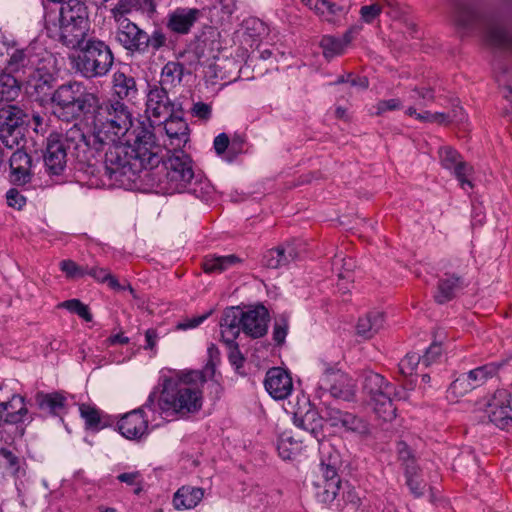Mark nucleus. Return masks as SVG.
<instances>
[{"instance_id": "nucleus-36", "label": "nucleus", "mask_w": 512, "mask_h": 512, "mask_svg": "<svg viewBox=\"0 0 512 512\" xmlns=\"http://www.w3.org/2000/svg\"><path fill=\"white\" fill-rule=\"evenodd\" d=\"M242 260L235 254L226 256H206L202 263V268L205 273H222L229 267L241 263Z\"/></svg>"}, {"instance_id": "nucleus-37", "label": "nucleus", "mask_w": 512, "mask_h": 512, "mask_svg": "<svg viewBox=\"0 0 512 512\" xmlns=\"http://www.w3.org/2000/svg\"><path fill=\"white\" fill-rule=\"evenodd\" d=\"M20 90V84L13 75L9 73L0 74V103L15 101L20 94Z\"/></svg>"}, {"instance_id": "nucleus-54", "label": "nucleus", "mask_w": 512, "mask_h": 512, "mask_svg": "<svg viewBox=\"0 0 512 512\" xmlns=\"http://www.w3.org/2000/svg\"><path fill=\"white\" fill-rule=\"evenodd\" d=\"M0 465L5 467L12 474L18 473L20 469L19 458L5 447H0Z\"/></svg>"}, {"instance_id": "nucleus-32", "label": "nucleus", "mask_w": 512, "mask_h": 512, "mask_svg": "<svg viewBox=\"0 0 512 512\" xmlns=\"http://www.w3.org/2000/svg\"><path fill=\"white\" fill-rule=\"evenodd\" d=\"M463 287V279L456 274L445 273L437 285L434 299L438 304H445L456 296V291Z\"/></svg>"}, {"instance_id": "nucleus-25", "label": "nucleus", "mask_w": 512, "mask_h": 512, "mask_svg": "<svg viewBox=\"0 0 512 512\" xmlns=\"http://www.w3.org/2000/svg\"><path fill=\"white\" fill-rule=\"evenodd\" d=\"M3 424H19L25 422L29 411L25 397L14 394L8 401L0 402Z\"/></svg>"}, {"instance_id": "nucleus-39", "label": "nucleus", "mask_w": 512, "mask_h": 512, "mask_svg": "<svg viewBox=\"0 0 512 512\" xmlns=\"http://www.w3.org/2000/svg\"><path fill=\"white\" fill-rule=\"evenodd\" d=\"M300 443L301 441L295 439L287 432L282 433L277 441L279 456L284 460L293 459L301 449Z\"/></svg>"}, {"instance_id": "nucleus-58", "label": "nucleus", "mask_w": 512, "mask_h": 512, "mask_svg": "<svg viewBox=\"0 0 512 512\" xmlns=\"http://www.w3.org/2000/svg\"><path fill=\"white\" fill-rule=\"evenodd\" d=\"M225 345L229 350L228 359L230 364L237 370L242 368L244 366L245 357L239 349V344L236 341H233V343H225Z\"/></svg>"}, {"instance_id": "nucleus-15", "label": "nucleus", "mask_w": 512, "mask_h": 512, "mask_svg": "<svg viewBox=\"0 0 512 512\" xmlns=\"http://www.w3.org/2000/svg\"><path fill=\"white\" fill-rule=\"evenodd\" d=\"M51 56L43 49L35 45H28L23 49H16L7 62V68L12 72L26 69L31 72L44 63H50Z\"/></svg>"}, {"instance_id": "nucleus-9", "label": "nucleus", "mask_w": 512, "mask_h": 512, "mask_svg": "<svg viewBox=\"0 0 512 512\" xmlns=\"http://www.w3.org/2000/svg\"><path fill=\"white\" fill-rule=\"evenodd\" d=\"M319 455L322 483H315V497L319 502L330 505L339 496L341 478L338 470L342 466V459L339 451L329 441L321 442Z\"/></svg>"}, {"instance_id": "nucleus-4", "label": "nucleus", "mask_w": 512, "mask_h": 512, "mask_svg": "<svg viewBox=\"0 0 512 512\" xmlns=\"http://www.w3.org/2000/svg\"><path fill=\"white\" fill-rule=\"evenodd\" d=\"M207 382L203 370H189L177 378L165 377L158 396L157 407L161 414L188 415L202 407V392L199 385Z\"/></svg>"}, {"instance_id": "nucleus-6", "label": "nucleus", "mask_w": 512, "mask_h": 512, "mask_svg": "<svg viewBox=\"0 0 512 512\" xmlns=\"http://www.w3.org/2000/svg\"><path fill=\"white\" fill-rule=\"evenodd\" d=\"M96 93L78 81H68L57 86L48 106L61 121L72 122L87 119L96 104Z\"/></svg>"}, {"instance_id": "nucleus-51", "label": "nucleus", "mask_w": 512, "mask_h": 512, "mask_svg": "<svg viewBox=\"0 0 512 512\" xmlns=\"http://www.w3.org/2000/svg\"><path fill=\"white\" fill-rule=\"evenodd\" d=\"M475 389L471 380L467 377L466 373L460 374L450 385L449 390L455 396H464L468 392Z\"/></svg>"}, {"instance_id": "nucleus-5", "label": "nucleus", "mask_w": 512, "mask_h": 512, "mask_svg": "<svg viewBox=\"0 0 512 512\" xmlns=\"http://www.w3.org/2000/svg\"><path fill=\"white\" fill-rule=\"evenodd\" d=\"M160 150L158 151V155ZM162 169L165 170L163 178H159L157 187L166 194L188 192L197 198L204 197L210 193V185L207 182L198 180L193 170V160L182 149L174 148V152L167 159L159 156ZM159 165L144 169L151 171Z\"/></svg>"}, {"instance_id": "nucleus-55", "label": "nucleus", "mask_w": 512, "mask_h": 512, "mask_svg": "<svg viewBox=\"0 0 512 512\" xmlns=\"http://www.w3.org/2000/svg\"><path fill=\"white\" fill-rule=\"evenodd\" d=\"M383 5L380 3H373L371 5H364L360 8L359 14L361 20L366 24H372L382 13Z\"/></svg>"}, {"instance_id": "nucleus-22", "label": "nucleus", "mask_w": 512, "mask_h": 512, "mask_svg": "<svg viewBox=\"0 0 512 512\" xmlns=\"http://www.w3.org/2000/svg\"><path fill=\"white\" fill-rule=\"evenodd\" d=\"M32 158L24 150L18 148L9 159L10 182L14 185H25L32 179Z\"/></svg>"}, {"instance_id": "nucleus-56", "label": "nucleus", "mask_w": 512, "mask_h": 512, "mask_svg": "<svg viewBox=\"0 0 512 512\" xmlns=\"http://www.w3.org/2000/svg\"><path fill=\"white\" fill-rule=\"evenodd\" d=\"M146 52L151 48L158 51L166 45L167 37L161 29H155L151 35L146 32Z\"/></svg>"}, {"instance_id": "nucleus-42", "label": "nucleus", "mask_w": 512, "mask_h": 512, "mask_svg": "<svg viewBox=\"0 0 512 512\" xmlns=\"http://www.w3.org/2000/svg\"><path fill=\"white\" fill-rule=\"evenodd\" d=\"M453 116L450 114H446L443 112H435L432 113L430 111H424L421 114H417V119L423 122H430V123H438V124H448L451 121H463L464 115L462 108H459L458 110L453 111Z\"/></svg>"}, {"instance_id": "nucleus-50", "label": "nucleus", "mask_w": 512, "mask_h": 512, "mask_svg": "<svg viewBox=\"0 0 512 512\" xmlns=\"http://www.w3.org/2000/svg\"><path fill=\"white\" fill-rule=\"evenodd\" d=\"M89 266L78 265L75 261L67 259L60 262V269L67 278H82L88 273Z\"/></svg>"}, {"instance_id": "nucleus-48", "label": "nucleus", "mask_w": 512, "mask_h": 512, "mask_svg": "<svg viewBox=\"0 0 512 512\" xmlns=\"http://www.w3.org/2000/svg\"><path fill=\"white\" fill-rule=\"evenodd\" d=\"M59 307L67 309L69 312L74 313L84 319L86 322L93 320V315L89 307L82 303L79 299H70L59 304Z\"/></svg>"}, {"instance_id": "nucleus-62", "label": "nucleus", "mask_w": 512, "mask_h": 512, "mask_svg": "<svg viewBox=\"0 0 512 512\" xmlns=\"http://www.w3.org/2000/svg\"><path fill=\"white\" fill-rule=\"evenodd\" d=\"M191 114L193 117L207 121L212 116V107L210 104L199 101L193 104Z\"/></svg>"}, {"instance_id": "nucleus-11", "label": "nucleus", "mask_w": 512, "mask_h": 512, "mask_svg": "<svg viewBox=\"0 0 512 512\" xmlns=\"http://www.w3.org/2000/svg\"><path fill=\"white\" fill-rule=\"evenodd\" d=\"M158 400L157 392L153 391L148 396L142 407L134 409L123 415L117 422L120 434L128 440L140 441L149 433V421L145 416L143 408L155 411V400Z\"/></svg>"}, {"instance_id": "nucleus-64", "label": "nucleus", "mask_w": 512, "mask_h": 512, "mask_svg": "<svg viewBox=\"0 0 512 512\" xmlns=\"http://www.w3.org/2000/svg\"><path fill=\"white\" fill-rule=\"evenodd\" d=\"M352 73H348L345 75H340L336 81L334 82L335 85L343 84V83H350L351 86H359L363 89H367L369 86V81L366 77H352Z\"/></svg>"}, {"instance_id": "nucleus-34", "label": "nucleus", "mask_w": 512, "mask_h": 512, "mask_svg": "<svg viewBox=\"0 0 512 512\" xmlns=\"http://www.w3.org/2000/svg\"><path fill=\"white\" fill-rule=\"evenodd\" d=\"M204 490L200 487L182 486L174 494L173 504L176 509H192L203 499Z\"/></svg>"}, {"instance_id": "nucleus-52", "label": "nucleus", "mask_w": 512, "mask_h": 512, "mask_svg": "<svg viewBox=\"0 0 512 512\" xmlns=\"http://www.w3.org/2000/svg\"><path fill=\"white\" fill-rule=\"evenodd\" d=\"M288 329V319L285 316H281L275 320L273 325L272 338L276 346H282L285 343Z\"/></svg>"}, {"instance_id": "nucleus-13", "label": "nucleus", "mask_w": 512, "mask_h": 512, "mask_svg": "<svg viewBox=\"0 0 512 512\" xmlns=\"http://www.w3.org/2000/svg\"><path fill=\"white\" fill-rule=\"evenodd\" d=\"M56 83L57 75L44 63L29 74L26 91L40 106L46 107L57 88Z\"/></svg>"}, {"instance_id": "nucleus-53", "label": "nucleus", "mask_w": 512, "mask_h": 512, "mask_svg": "<svg viewBox=\"0 0 512 512\" xmlns=\"http://www.w3.org/2000/svg\"><path fill=\"white\" fill-rule=\"evenodd\" d=\"M420 362H422V360L419 354L407 353L398 364L399 371L403 376H411Z\"/></svg>"}, {"instance_id": "nucleus-21", "label": "nucleus", "mask_w": 512, "mask_h": 512, "mask_svg": "<svg viewBox=\"0 0 512 512\" xmlns=\"http://www.w3.org/2000/svg\"><path fill=\"white\" fill-rule=\"evenodd\" d=\"M439 157L442 167L447 170H453L454 176L462 187H464V185L472 187L471 181L467 178L472 171V167L462 160L457 150L450 146L441 147L439 149Z\"/></svg>"}, {"instance_id": "nucleus-14", "label": "nucleus", "mask_w": 512, "mask_h": 512, "mask_svg": "<svg viewBox=\"0 0 512 512\" xmlns=\"http://www.w3.org/2000/svg\"><path fill=\"white\" fill-rule=\"evenodd\" d=\"M489 421L497 428L512 431V394L506 389H497L487 400L484 409Z\"/></svg>"}, {"instance_id": "nucleus-10", "label": "nucleus", "mask_w": 512, "mask_h": 512, "mask_svg": "<svg viewBox=\"0 0 512 512\" xmlns=\"http://www.w3.org/2000/svg\"><path fill=\"white\" fill-rule=\"evenodd\" d=\"M28 114L18 105L6 104L0 108V140L9 149L25 141L29 126Z\"/></svg>"}, {"instance_id": "nucleus-19", "label": "nucleus", "mask_w": 512, "mask_h": 512, "mask_svg": "<svg viewBox=\"0 0 512 512\" xmlns=\"http://www.w3.org/2000/svg\"><path fill=\"white\" fill-rule=\"evenodd\" d=\"M201 15L198 8L177 7L167 15L166 28L174 34L187 35Z\"/></svg>"}, {"instance_id": "nucleus-18", "label": "nucleus", "mask_w": 512, "mask_h": 512, "mask_svg": "<svg viewBox=\"0 0 512 512\" xmlns=\"http://www.w3.org/2000/svg\"><path fill=\"white\" fill-rule=\"evenodd\" d=\"M264 387L275 400L286 399L293 390L290 374L281 367H272L266 372Z\"/></svg>"}, {"instance_id": "nucleus-31", "label": "nucleus", "mask_w": 512, "mask_h": 512, "mask_svg": "<svg viewBox=\"0 0 512 512\" xmlns=\"http://www.w3.org/2000/svg\"><path fill=\"white\" fill-rule=\"evenodd\" d=\"M393 391L394 387L390 384L387 388L370 397L375 413L384 421H392L396 417V407L391 398Z\"/></svg>"}, {"instance_id": "nucleus-20", "label": "nucleus", "mask_w": 512, "mask_h": 512, "mask_svg": "<svg viewBox=\"0 0 512 512\" xmlns=\"http://www.w3.org/2000/svg\"><path fill=\"white\" fill-rule=\"evenodd\" d=\"M117 40L130 52L146 53V31L140 29L135 23L121 21L117 24Z\"/></svg>"}, {"instance_id": "nucleus-27", "label": "nucleus", "mask_w": 512, "mask_h": 512, "mask_svg": "<svg viewBox=\"0 0 512 512\" xmlns=\"http://www.w3.org/2000/svg\"><path fill=\"white\" fill-rule=\"evenodd\" d=\"M298 254L293 245H279L265 251L261 258V265L269 269H278L287 266L297 258Z\"/></svg>"}, {"instance_id": "nucleus-47", "label": "nucleus", "mask_w": 512, "mask_h": 512, "mask_svg": "<svg viewBox=\"0 0 512 512\" xmlns=\"http://www.w3.org/2000/svg\"><path fill=\"white\" fill-rule=\"evenodd\" d=\"M134 8L137 9V0H118L117 4L110 11L111 16L117 24L121 23V21H130L126 15Z\"/></svg>"}, {"instance_id": "nucleus-12", "label": "nucleus", "mask_w": 512, "mask_h": 512, "mask_svg": "<svg viewBox=\"0 0 512 512\" xmlns=\"http://www.w3.org/2000/svg\"><path fill=\"white\" fill-rule=\"evenodd\" d=\"M319 369L322 373L319 379V388L329 392L335 399L351 401L354 396V386L346 373L336 366L321 361Z\"/></svg>"}, {"instance_id": "nucleus-41", "label": "nucleus", "mask_w": 512, "mask_h": 512, "mask_svg": "<svg viewBox=\"0 0 512 512\" xmlns=\"http://www.w3.org/2000/svg\"><path fill=\"white\" fill-rule=\"evenodd\" d=\"M502 366L500 363H488L470 370L467 377L471 380L472 385L476 387L482 385L488 378L493 377Z\"/></svg>"}, {"instance_id": "nucleus-44", "label": "nucleus", "mask_w": 512, "mask_h": 512, "mask_svg": "<svg viewBox=\"0 0 512 512\" xmlns=\"http://www.w3.org/2000/svg\"><path fill=\"white\" fill-rule=\"evenodd\" d=\"M390 385L385 378L375 372H368L364 376L363 390L372 397L381 390L387 388Z\"/></svg>"}, {"instance_id": "nucleus-33", "label": "nucleus", "mask_w": 512, "mask_h": 512, "mask_svg": "<svg viewBox=\"0 0 512 512\" xmlns=\"http://www.w3.org/2000/svg\"><path fill=\"white\" fill-rule=\"evenodd\" d=\"M384 313L380 311L368 312L364 317L358 319L356 331L364 339H371L384 326Z\"/></svg>"}, {"instance_id": "nucleus-35", "label": "nucleus", "mask_w": 512, "mask_h": 512, "mask_svg": "<svg viewBox=\"0 0 512 512\" xmlns=\"http://www.w3.org/2000/svg\"><path fill=\"white\" fill-rule=\"evenodd\" d=\"M79 412L84 420L86 430L98 432L110 425L109 417L103 416L102 412L95 406L82 403L79 405Z\"/></svg>"}, {"instance_id": "nucleus-2", "label": "nucleus", "mask_w": 512, "mask_h": 512, "mask_svg": "<svg viewBox=\"0 0 512 512\" xmlns=\"http://www.w3.org/2000/svg\"><path fill=\"white\" fill-rule=\"evenodd\" d=\"M105 145L100 132L87 134L78 123H74L65 133L52 131L45 141V170L52 176L62 175L70 155L74 160L75 169L93 175Z\"/></svg>"}, {"instance_id": "nucleus-7", "label": "nucleus", "mask_w": 512, "mask_h": 512, "mask_svg": "<svg viewBox=\"0 0 512 512\" xmlns=\"http://www.w3.org/2000/svg\"><path fill=\"white\" fill-rule=\"evenodd\" d=\"M89 12L84 1L67 0L61 2L59 25L53 24L54 30L46 22V29L51 37L57 38L68 47L79 46L84 41L88 30Z\"/></svg>"}, {"instance_id": "nucleus-24", "label": "nucleus", "mask_w": 512, "mask_h": 512, "mask_svg": "<svg viewBox=\"0 0 512 512\" xmlns=\"http://www.w3.org/2000/svg\"><path fill=\"white\" fill-rule=\"evenodd\" d=\"M294 424L309 432L314 437L319 445L321 442H326V428L325 422L319 411L315 409H309L304 415L298 416L297 414L293 417Z\"/></svg>"}, {"instance_id": "nucleus-30", "label": "nucleus", "mask_w": 512, "mask_h": 512, "mask_svg": "<svg viewBox=\"0 0 512 512\" xmlns=\"http://www.w3.org/2000/svg\"><path fill=\"white\" fill-rule=\"evenodd\" d=\"M339 496L333 501L340 512H363L361 499L355 488L348 482L340 480Z\"/></svg>"}, {"instance_id": "nucleus-8", "label": "nucleus", "mask_w": 512, "mask_h": 512, "mask_svg": "<svg viewBox=\"0 0 512 512\" xmlns=\"http://www.w3.org/2000/svg\"><path fill=\"white\" fill-rule=\"evenodd\" d=\"M114 63L111 48L104 41L91 38L80 47L74 68L86 79L106 76Z\"/></svg>"}, {"instance_id": "nucleus-43", "label": "nucleus", "mask_w": 512, "mask_h": 512, "mask_svg": "<svg viewBox=\"0 0 512 512\" xmlns=\"http://www.w3.org/2000/svg\"><path fill=\"white\" fill-rule=\"evenodd\" d=\"M320 47L326 59H332L335 56L343 54L345 47L344 42L339 37L325 35L321 38Z\"/></svg>"}, {"instance_id": "nucleus-46", "label": "nucleus", "mask_w": 512, "mask_h": 512, "mask_svg": "<svg viewBox=\"0 0 512 512\" xmlns=\"http://www.w3.org/2000/svg\"><path fill=\"white\" fill-rule=\"evenodd\" d=\"M342 428L360 435H368L370 433L369 423L351 412L346 415Z\"/></svg>"}, {"instance_id": "nucleus-63", "label": "nucleus", "mask_w": 512, "mask_h": 512, "mask_svg": "<svg viewBox=\"0 0 512 512\" xmlns=\"http://www.w3.org/2000/svg\"><path fill=\"white\" fill-rule=\"evenodd\" d=\"M442 354L441 344L432 343L425 351V354L421 356L422 364L426 367L434 363Z\"/></svg>"}, {"instance_id": "nucleus-29", "label": "nucleus", "mask_w": 512, "mask_h": 512, "mask_svg": "<svg viewBox=\"0 0 512 512\" xmlns=\"http://www.w3.org/2000/svg\"><path fill=\"white\" fill-rule=\"evenodd\" d=\"M166 87L160 83L149 84L147 109L152 111L154 117L159 118L166 115L168 107H171V100Z\"/></svg>"}, {"instance_id": "nucleus-49", "label": "nucleus", "mask_w": 512, "mask_h": 512, "mask_svg": "<svg viewBox=\"0 0 512 512\" xmlns=\"http://www.w3.org/2000/svg\"><path fill=\"white\" fill-rule=\"evenodd\" d=\"M246 144V137L242 134H234L230 139V149L225 154L224 160L231 163L237 159L239 155L244 152Z\"/></svg>"}, {"instance_id": "nucleus-61", "label": "nucleus", "mask_w": 512, "mask_h": 512, "mask_svg": "<svg viewBox=\"0 0 512 512\" xmlns=\"http://www.w3.org/2000/svg\"><path fill=\"white\" fill-rule=\"evenodd\" d=\"M213 148L218 156H221L223 159L225 154L230 149V138L229 136L222 132L218 134L213 141Z\"/></svg>"}, {"instance_id": "nucleus-45", "label": "nucleus", "mask_w": 512, "mask_h": 512, "mask_svg": "<svg viewBox=\"0 0 512 512\" xmlns=\"http://www.w3.org/2000/svg\"><path fill=\"white\" fill-rule=\"evenodd\" d=\"M87 275L93 277L98 282H107L108 286L113 290L122 291L125 289V287L119 283L117 278L105 268L88 267Z\"/></svg>"}, {"instance_id": "nucleus-38", "label": "nucleus", "mask_w": 512, "mask_h": 512, "mask_svg": "<svg viewBox=\"0 0 512 512\" xmlns=\"http://www.w3.org/2000/svg\"><path fill=\"white\" fill-rule=\"evenodd\" d=\"M184 64L177 61L167 62L161 71V79L158 83L162 86L175 87L182 81Z\"/></svg>"}, {"instance_id": "nucleus-16", "label": "nucleus", "mask_w": 512, "mask_h": 512, "mask_svg": "<svg viewBox=\"0 0 512 512\" xmlns=\"http://www.w3.org/2000/svg\"><path fill=\"white\" fill-rule=\"evenodd\" d=\"M242 332L253 339L262 338L267 334L270 315L267 308L259 304L253 309L242 310Z\"/></svg>"}, {"instance_id": "nucleus-26", "label": "nucleus", "mask_w": 512, "mask_h": 512, "mask_svg": "<svg viewBox=\"0 0 512 512\" xmlns=\"http://www.w3.org/2000/svg\"><path fill=\"white\" fill-rule=\"evenodd\" d=\"M242 309L239 307H228L224 310L221 321V338L224 343L236 341L242 331Z\"/></svg>"}, {"instance_id": "nucleus-59", "label": "nucleus", "mask_w": 512, "mask_h": 512, "mask_svg": "<svg viewBox=\"0 0 512 512\" xmlns=\"http://www.w3.org/2000/svg\"><path fill=\"white\" fill-rule=\"evenodd\" d=\"M402 107V101L399 98L380 100L375 105V115L381 116L388 111L399 110Z\"/></svg>"}, {"instance_id": "nucleus-40", "label": "nucleus", "mask_w": 512, "mask_h": 512, "mask_svg": "<svg viewBox=\"0 0 512 512\" xmlns=\"http://www.w3.org/2000/svg\"><path fill=\"white\" fill-rule=\"evenodd\" d=\"M315 12L326 21L334 23L341 16L346 15L348 11L344 6L332 2L331 0H321Z\"/></svg>"}, {"instance_id": "nucleus-17", "label": "nucleus", "mask_w": 512, "mask_h": 512, "mask_svg": "<svg viewBox=\"0 0 512 512\" xmlns=\"http://www.w3.org/2000/svg\"><path fill=\"white\" fill-rule=\"evenodd\" d=\"M28 404L36 407L46 417H57L66 410L67 397L61 391H37Z\"/></svg>"}, {"instance_id": "nucleus-28", "label": "nucleus", "mask_w": 512, "mask_h": 512, "mask_svg": "<svg viewBox=\"0 0 512 512\" xmlns=\"http://www.w3.org/2000/svg\"><path fill=\"white\" fill-rule=\"evenodd\" d=\"M165 116L164 129L171 139V145L181 149L189 140V126L181 116Z\"/></svg>"}, {"instance_id": "nucleus-60", "label": "nucleus", "mask_w": 512, "mask_h": 512, "mask_svg": "<svg viewBox=\"0 0 512 512\" xmlns=\"http://www.w3.org/2000/svg\"><path fill=\"white\" fill-rule=\"evenodd\" d=\"M7 205L11 208L21 210L26 205V197L16 188H10L6 192Z\"/></svg>"}, {"instance_id": "nucleus-3", "label": "nucleus", "mask_w": 512, "mask_h": 512, "mask_svg": "<svg viewBox=\"0 0 512 512\" xmlns=\"http://www.w3.org/2000/svg\"><path fill=\"white\" fill-rule=\"evenodd\" d=\"M452 20L457 29L476 32L494 52L512 55V22L491 5L456 0Z\"/></svg>"}, {"instance_id": "nucleus-57", "label": "nucleus", "mask_w": 512, "mask_h": 512, "mask_svg": "<svg viewBox=\"0 0 512 512\" xmlns=\"http://www.w3.org/2000/svg\"><path fill=\"white\" fill-rule=\"evenodd\" d=\"M322 407L320 409V414L324 420L332 427H337V420H339L338 416H340L341 409L333 405V403H322Z\"/></svg>"}, {"instance_id": "nucleus-1", "label": "nucleus", "mask_w": 512, "mask_h": 512, "mask_svg": "<svg viewBox=\"0 0 512 512\" xmlns=\"http://www.w3.org/2000/svg\"><path fill=\"white\" fill-rule=\"evenodd\" d=\"M96 104L87 119L95 128L126 136V142L105 141L104 174L115 184L131 189L144 169L158 165L159 145L156 143L154 126L149 117L134 119L127 103L119 99L101 100L96 93Z\"/></svg>"}, {"instance_id": "nucleus-23", "label": "nucleus", "mask_w": 512, "mask_h": 512, "mask_svg": "<svg viewBox=\"0 0 512 512\" xmlns=\"http://www.w3.org/2000/svg\"><path fill=\"white\" fill-rule=\"evenodd\" d=\"M138 87L133 76L123 71H116L112 76V99L133 103L138 96Z\"/></svg>"}]
</instances>
